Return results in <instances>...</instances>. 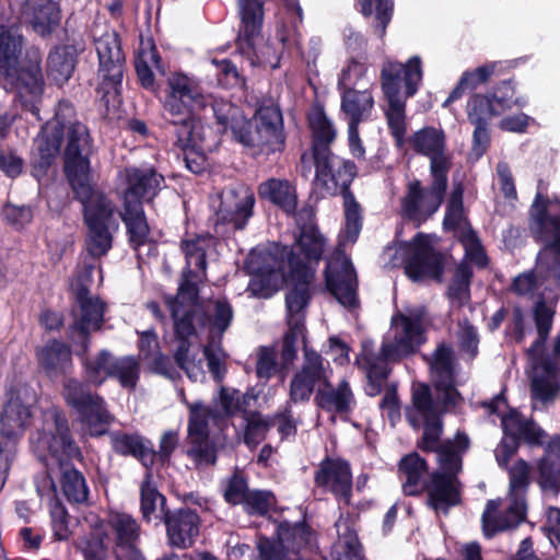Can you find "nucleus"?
<instances>
[{"label": "nucleus", "instance_id": "f257e3e1", "mask_svg": "<svg viewBox=\"0 0 560 560\" xmlns=\"http://www.w3.org/2000/svg\"><path fill=\"white\" fill-rule=\"evenodd\" d=\"M432 381L438 399L443 405L434 402L430 388L424 384H415L412 387V407L407 417L413 427H423L421 447L425 451L436 450L439 468L432 475L428 485L429 505L438 513H447L451 506L460 501L459 482L456 475L462 469L460 453L469 446L465 434H457L453 442L438 447L441 433V415L444 408L456 406L460 395L455 388V366L451 348L439 347L430 361Z\"/></svg>", "mask_w": 560, "mask_h": 560}, {"label": "nucleus", "instance_id": "f03ea898", "mask_svg": "<svg viewBox=\"0 0 560 560\" xmlns=\"http://www.w3.org/2000/svg\"><path fill=\"white\" fill-rule=\"evenodd\" d=\"M209 104L198 80L182 72L166 79L163 108L174 125H178V141L184 150L187 168L199 174L207 167L205 130L197 114Z\"/></svg>", "mask_w": 560, "mask_h": 560}, {"label": "nucleus", "instance_id": "7ed1b4c3", "mask_svg": "<svg viewBox=\"0 0 560 560\" xmlns=\"http://www.w3.org/2000/svg\"><path fill=\"white\" fill-rule=\"evenodd\" d=\"M298 250L305 261L291 257L287 247L272 246L271 248H256L247 258V268L252 273L247 291L254 298L268 299L276 293L287 280V270L299 268L303 272L306 268L315 271L325 249V238L317 228L310 225L302 229L296 242Z\"/></svg>", "mask_w": 560, "mask_h": 560}, {"label": "nucleus", "instance_id": "20e7f679", "mask_svg": "<svg viewBox=\"0 0 560 560\" xmlns=\"http://www.w3.org/2000/svg\"><path fill=\"white\" fill-rule=\"evenodd\" d=\"M425 324L427 314L422 306L406 307L392 317L390 328L377 354L364 346L358 363L366 373L368 395L375 396L381 392L389 372L388 362L415 353L424 342Z\"/></svg>", "mask_w": 560, "mask_h": 560}, {"label": "nucleus", "instance_id": "39448f33", "mask_svg": "<svg viewBox=\"0 0 560 560\" xmlns=\"http://www.w3.org/2000/svg\"><path fill=\"white\" fill-rule=\"evenodd\" d=\"M34 451L47 466L50 478L59 477L66 498L72 503L88 500L89 489L83 476L69 462L80 457L79 447L69 436L67 419L57 409L44 413L42 430L31 439Z\"/></svg>", "mask_w": 560, "mask_h": 560}, {"label": "nucleus", "instance_id": "423d86ee", "mask_svg": "<svg viewBox=\"0 0 560 560\" xmlns=\"http://www.w3.org/2000/svg\"><path fill=\"white\" fill-rule=\"evenodd\" d=\"M89 132L85 126H77L70 133L67 149L66 173L83 206L85 225H119L115 218L114 202L100 189L91 186Z\"/></svg>", "mask_w": 560, "mask_h": 560}, {"label": "nucleus", "instance_id": "0eeeda50", "mask_svg": "<svg viewBox=\"0 0 560 560\" xmlns=\"http://www.w3.org/2000/svg\"><path fill=\"white\" fill-rule=\"evenodd\" d=\"M313 132V154L316 166V186L323 195L332 196L340 188L350 185L357 175L353 162L331 154L328 145L336 137V130L319 107H314L308 115Z\"/></svg>", "mask_w": 560, "mask_h": 560}, {"label": "nucleus", "instance_id": "6e6552de", "mask_svg": "<svg viewBox=\"0 0 560 560\" xmlns=\"http://www.w3.org/2000/svg\"><path fill=\"white\" fill-rule=\"evenodd\" d=\"M553 313V308L541 301L536 304L534 310L538 339L528 350V354L533 370L530 395L534 408L536 409L552 402L560 392L557 377L558 370L560 369V334L553 341L551 358H536L540 353L551 329Z\"/></svg>", "mask_w": 560, "mask_h": 560}, {"label": "nucleus", "instance_id": "1a4fd4ad", "mask_svg": "<svg viewBox=\"0 0 560 560\" xmlns=\"http://www.w3.org/2000/svg\"><path fill=\"white\" fill-rule=\"evenodd\" d=\"M22 49V36L0 27V71L15 85L21 104L37 115L36 106L43 93V75L37 50L28 54V60L22 63L19 55Z\"/></svg>", "mask_w": 560, "mask_h": 560}, {"label": "nucleus", "instance_id": "9d476101", "mask_svg": "<svg viewBox=\"0 0 560 560\" xmlns=\"http://www.w3.org/2000/svg\"><path fill=\"white\" fill-rule=\"evenodd\" d=\"M421 80L422 67L418 56L411 57L406 65L388 60L382 67V89L388 102L387 124L398 147L405 143V100L417 92Z\"/></svg>", "mask_w": 560, "mask_h": 560}, {"label": "nucleus", "instance_id": "9b49d317", "mask_svg": "<svg viewBox=\"0 0 560 560\" xmlns=\"http://www.w3.org/2000/svg\"><path fill=\"white\" fill-rule=\"evenodd\" d=\"M212 238L198 236L183 241V250L186 257V278L179 285L176 298L166 299V304L174 319L176 334L187 338L196 334L194 319L197 317L196 299L197 288L194 279H198L206 269V249L211 245Z\"/></svg>", "mask_w": 560, "mask_h": 560}, {"label": "nucleus", "instance_id": "f8f14e48", "mask_svg": "<svg viewBox=\"0 0 560 560\" xmlns=\"http://www.w3.org/2000/svg\"><path fill=\"white\" fill-rule=\"evenodd\" d=\"M163 177L153 170L126 168L119 173L118 191L122 199L121 220L126 223L131 242L142 244L149 233L142 201L151 200L161 188Z\"/></svg>", "mask_w": 560, "mask_h": 560}, {"label": "nucleus", "instance_id": "ddd939ff", "mask_svg": "<svg viewBox=\"0 0 560 560\" xmlns=\"http://www.w3.org/2000/svg\"><path fill=\"white\" fill-rule=\"evenodd\" d=\"M238 9L241 16L240 49L247 56L250 65L277 68L280 46L284 45L287 37L279 31V43L275 46L260 36L264 21L261 0H238Z\"/></svg>", "mask_w": 560, "mask_h": 560}, {"label": "nucleus", "instance_id": "4468645a", "mask_svg": "<svg viewBox=\"0 0 560 560\" xmlns=\"http://www.w3.org/2000/svg\"><path fill=\"white\" fill-rule=\"evenodd\" d=\"M514 89L504 83L495 89L492 94H474L466 107L468 119L475 125L472 135L471 154L479 159L488 149L490 138L487 120L497 117L515 107H524L527 100L523 96L515 97Z\"/></svg>", "mask_w": 560, "mask_h": 560}, {"label": "nucleus", "instance_id": "2eb2a0df", "mask_svg": "<svg viewBox=\"0 0 560 560\" xmlns=\"http://www.w3.org/2000/svg\"><path fill=\"white\" fill-rule=\"evenodd\" d=\"M390 267H405L406 275L413 281L439 278L443 270L444 257L433 247V238L418 234L411 243H401L385 252Z\"/></svg>", "mask_w": 560, "mask_h": 560}, {"label": "nucleus", "instance_id": "dca6fc26", "mask_svg": "<svg viewBox=\"0 0 560 560\" xmlns=\"http://www.w3.org/2000/svg\"><path fill=\"white\" fill-rule=\"evenodd\" d=\"M529 467L520 459L510 469V489L505 515H497L500 501L490 500L482 514L485 535L490 537L498 532L505 530L520 524L525 518V491L528 485Z\"/></svg>", "mask_w": 560, "mask_h": 560}, {"label": "nucleus", "instance_id": "f3484780", "mask_svg": "<svg viewBox=\"0 0 560 560\" xmlns=\"http://www.w3.org/2000/svg\"><path fill=\"white\" fill-rule=\"evenodd\" d=\"M98 56V88L102 101L106 106H116L122 81L124 56L118 35L106 32L95 42Z\"/></svg>", "mask_w": 560, "mask_h": 560}, {"label": "nucleus", "instance_id": "a211bd4d", "mask_svg": "<svg viewBox=\"0 0 560 560\" xmlns=\"http://www.w3.org/2000/svg\"><path fill=\"white\" fill-rule=\"evenodd\" d=\"M532 217L537 238L544 244L535 272L553 277L560 288V215H547L545 203L538 196L532 207Z\"/></svg>", "mask_w": 560, "mask_h": 560}, {"label": "nucleus", "instance_id": "6ab92c4d", "mask_svg": "<svg viewBox=\"0 0 560 560\" xmlns=\"http://www.w3.org/2000/svg\"><path fill=\"white\" fill-rule=\"evenodd\" d=\"M101 536H105L114 542V551L118 560H142V556L137 548L140 525L131 515L110 511L105 522H101L93 527L92 538H84L83 540L105 544ZM104 546L106 547V545Z\"/></svg>", "mask_w": 560, "mask_h": 560}, {"label": "nucleus", "instance_id": "aec40b11", "mask_svg": "<svg viewBox=\"0 0 560 560\" xmlns=\"http://www.w3.org/2000/svg\"><path fill=\"white\" fill-rule=\"evenodd\" d=\"M62 395L67 404L79 413L86 433L101 435L106 432L109 416L98 396H93L83 384L73 378L65 380Z\"/></svg>", "mask_w": 560, "mask_h": 560}, {"label": "nucleus", "instance_id": "412c9836", "mask_svg": "<svg viewBox=\"0 0 560 560\" xmlns=\"http://www.w3.org/2000/svg\"><path fill=\"white\" fill-rule=\"evenodd\" d=\"M35 402L36 393L32 387L18 385L11 388L0 416L1 434L13 441L21 438L31 423Z\"/></svg>", "mask_w": 560, "mask_h": 560}, {"label": "nucleus", "instance_id": "4be33fe9", "mask_svg": "<svg viewBox=\"0 0 560 560\" xmlns=\"http://www.w3.org/2000/svg\"><path fill=\"white\" fill-rule=\"evenodd\" d=\"M315 540L314 534L304 524H280L278 541L260 538L258 549L261 560H294L291 556L311 547Z\"/></svg>", "mask_w": 560, "mask_h": 560}, {"label": "nucleus", "instance_id": "5701e85b", "mask_svg": "<svg viewBox=\"0 0 560 560\" xmlns=\"http://www.w3.org/2000/svg\"><path fill=\"white\" fill-rule=\"evenodd\" d=\"M73 107L68 103H60L58 105L55 117L49 120L42 129L40 133L35 140V150L40 160L42 166H47L59 154L61 145V133L67 132V147L70 141V133L77 126L82 124L72 120ZM67 161V151L65 152V162Z\"/></svg>", "mask_w": 560, "mask_h": 560}, {"label": "nucleus", "instance_id": "b1692460", "mask_svg": "<svg viewBox=\"0 0 560 560\" xmlns=\"http://www.w3.org/2000/svg\"><path fill=\"white\" fill-rule=\"evenodd\" d=\"M331 376L329 363L319 353L304 346L303 362L290 382V398L294 402L310 399L314 387L327 385Z\"/></svg>", "mask_w": 560, "mask_h": 560}, {"label": "nucleus", "instance_id": "393cba45", "mask_svg": "<svg viewBox=\"0 0 560 560\" xmlns=\"http://www.w3.org/2000/svg\"><path fill=\"white\" fill-rule=\"evenodd\" d=\"M253 128L255 136L245 142L255 153L270 154L284 148L282 115L276 106L260 107L253 116Z\"/></svg>", "mask_w": 560, "mask_h": 560}, {"label": "nucleus", "instance_id": "a878e982", "mask_svg": "<svg viewBox=\"0 0 560 560\" xmlns=\"http://www.w3.org/2000/svg\"><path fill=\"white\" fill-rule=\"evenodd\" d=\"M86 374L91 382L100 384L113 376L126 388H135L139 378L140 366L132 357L112 359L106 351L85 363Z\"/></svg>", "mask_w": 560, "mask_h": 560}, {"label": "nucleus", "instance_id": "bb28decb", "mask_svg": "<svg viewBox=\"0 0 560 560\" xmlns=\"http://www.w3.org/2000/svg\"><path fill=\"white\" fill-rule=\"evenodd\" d=\"M219 199L217 224H231L235 230L243 229L253 214V191L244 185L231 186L220 192Z\"/></svg>", "mask_w": 560, "mask_h": 560}, {"label": "nucleus", "instance_id": "cd10ccee", "mask_svg": "<svg viewBox=\"0 0 560 560\" xmlns=\"http://www.w3.org/2000/svg\"><path fill=\"white\" fill-rule=\"evenodd\" d=\"M190 410L188 435L192 447L189 454L200 465H210L215 462V452L209 443V424L218 422L219 415L212 412L200 402L188 405Z\"/></svg>", "mask_w": 560, "mask_h": 560}, {"label": "nucleus", "instance_id": "c85d7f7f", "mask_svg": "<svg viewBox=\"0 0 560 560\" xmlns=\"http://www.w3.org/2000/svg\"><path fill=\"white\" fill-rule=\"evenodd\" d=\"M92 269V266H85L70 283L81 310L74 326L82 335L100 329L104 315V303L98 298L90 295L88 290Z\"/></svg>", "mask_w": 560, "mask_h": 560}, {"label": "nucleus", "instance_id": "c756f323", "mask_svg": "<svg viewBox=\"0 0 560 560\" xmlns=\"http://www.w3.org/2000/svg\"><path fill=\"white\" fill-rule=\"evenodd\" d=\"M326 282L329 291L346 307L357 305V277L354 269L340 252H335L327 261Z\"/></svg>", "mask_w": 560, "mask_h": 560}, {"label": "nucleus", "instance_id": "7c9ffc66", "mask_svg": "<svg viewBox=\"0 0 560 560\" xmlns=\"http://www.w3.org/2000/svg\"><path fill=\"white\" fill-rule=\"evenodd\" d=\"M430 190H422L418 182L410 183L402 200V211L411 220L421 222L434 213L441 205L447 184V176L432 175Z\"/></svg>", "mask_w": 560, "mask_h": 560}, {"label": "nucleus", "instance_id": "2f4dec72", "mask_svg": "<svg viewBox=\"0 0 560 560\" xmlns=\"http://www.w3.org/2000/svg\"><path fill=\"white\" fill-rule=\"evenodd\" d=\"M445 229L459 230V240L465 249V257L479 266L486 264V256L476 234L467 225L463 209V189L456 187L451 196L444 219Z\"/></svg>", "mask_w": 560, "mask_h": 560}, {"label": "nucleus", "instance_id": "473e14b6", "mask_svg": "<svg viewBox=\"0 0 560 560\" xmlns=\"http://www.w3.org/2000/svg\"><path fill=\"white\" fill-rule=\"evenodd\" d=\"M412 148L431 161V175L447 176L451 158L445 152V136L440 129L427 127L413 133Z\"/></svg>", "mask_w": 560, "mask_h": 560}, {"label": "nucleus", "instance_id": "72a5a7b5", "mask_svg": "<svg viewBox=\"0 0 560 560\" xmlns=\"http://www.w3.org/2000/svg\"><path fill=\"white\" fill-rule=\"evenodd\" d=\"M315 482L332 492L339 500L349 503L352 490L350 466L342 459H325L315 474Z\"/></svg>", "mask_w": 560, "mask_h": 560}, {"label": "nucleus", "instance_id": "f704fd0d", "mask_svg": "<svg viewBox=\"0 0 560 560\" xmlns=\"http://www.w3.org/2000/svg\"><path fill=\"white\" fill-rule=\"evenodd\" d=\"M288 271L290 277L296 280L285 299L288 327L296 324L299 328H304V308L310 300L308 285L314 278V270L310 267L303 272H300L299 268Z\"/></svg>", "mask_w": 560, "mask_h": 560}, {"label": "nucleus", "instance_id": "c9c22d12", "mask_svg": "<svg viewBox=\"0 0 560 560\" xmlns=\"http://www.w3.org/2000/svg\"><path fill=\"white\" fill-rule=\"evenodd\" d=\"M199 524L197 513L188 509L165 515L170 545L180 549L189 548L199 535Z\"/></svg>", "mask_w": 560, "mask_h": 560}, {"label": "nucleus", "instance_id": "e433bc0d", "mask_svg": "<svg viewBox=\"0 0 560 560\" xmlns=\"http://www.w3.org/2000/svg\"><path fill=\"white\" fill-rule=\"evenodd\" d=\"M21 15L40 36L50 34L60 21L59 8L52 0H25Z\"/></svg>", "mask_w": 560, "mask_h": 560}, {"label": "nucleus", "instance_id": "4c0bfd02", "mask_svg": "<svg viewBox=\"0 0 560 560\" xmlns=\"http://www.w3.org/2000/svg\"><path fill=\"white\" fill-rule=\"evenodd\" d=\"M213 112L223 131L230 128L233 138L242 145L249 148L245 139L253 138L256 133V128H253V118L247 120L237 107L229 103L214 104Z\"/></svg>", "mask_w": 560, "mask_h": 560}, {"label": "nucleus", "instance_id": "58836bf2", "mask_svg": "<svg viewBox=\"0 0 560 560\" xmlns=\"http://www.w3.org/2000/svg\"><path fill=\"white\" fill-rule=\"evenodd\" d=\"M315 401L327 412L347 415L354 406V396L348 382L341 381L337 387H331L329 383L319 387Z\"/></svg>", "mask_w": 560, "mask_h": 560}, {"label": "nucleus", "instance_id": "ea45409f", "mask_svg": "<svg viewBox=\"0 0 560 560\" xmlns=\"http://www.w3.org/2000/svg\"><path fill=\"white\" fill-rule=\"evenodd\" d=\"M335 526L338 538L331 547L329 560H363L361 546L351 521L340 517Z\"/></svg>", "mask_w": 560, "mask_h": 560}, {"label": "nucleus", "instance_id": "a19ab883", "mask_svg": "<svg viewBox=\"0 0 560 560\" xmlns=\"http://www.w3.org/2000/svg\"><path fill=\"white\" fill-rule=\"evenodd\" d=\"M261 198L277 205L287 213H293L298 205L295 187L287 179L270 178L259 185Z\"/></svg>", "mask_w": 560, "mask_h": 560}, {"label": "nucleus", "instance_id": "79ce46f5", "mask_svg": "<svg viewBox=\"0 0 560 560\" xmlns=\"http://www.w3.org/2000/svg\"><path fill=\"white\" fill-rule=\"evenodd\" d=\"M78 50L72 45L55 47L47 58V74L57 84L67 82L75 68Z\"/></svg>", "mask_w": 560, "mask_h": 560}, {"label": "nucleus", "instance_id": "37998d69", "mask_svg": "<svg viewBox=\"0 0 560 560\" xmlns=\"http://www.w3.org/2000/svg\"><path fill=\"white\" fill-rule=\"evenodd\" d=\"M373 106V96L366 89L342 91L341 110L349 119V124L359 125L368 119Z\"/></svg>", "mask_w": 560, "mask_h": 560}, {"label": "nucleus", "instance_id": "c03bdc74", "mask_svg": "<svg viewBox=\"0 0 560 560\" xmlns=\"http://www.w3.org/2000/svg\"><path fill=\"white\" fill-rule=\"evenodd\" d=\"M555 459H560V435L550 440L547 445L546 456L539 463L538 483L544 492L556 495L559 491L560 470Z\"/></svg>", "mask_w": 560, "mask_h": 560}, {"label": "nucleus", "instance_id": "a18cd8bd", "mask_svg": "<svg viewBox=\"0 0 560 560\" xmlns=\"http://www.w3.org/2000/svg\"><path fill=\"white\" fill-rule=\"evenodd\" d=\"M40 368L49 375L65 373L71 363L70 349L62 342L50 341L36 352Z\"/></svg>", "mask_w": 560, "mask_h": 560}, {"label": "nucleus", "instance_id": "49530a36", "mask_svg": "<svg viewBox=\"0 0 560 560\" xmlns=\"http://www.w3.org/2000/svg\"><path fill=\"white\" fill-rule=\"evenodd\" d=\"M428 470V465L417 453L406 455L399 462V476L402 480V491L408 495H415L423 489L422 478Z\"/></svg>", "mask_w": 560, "mask_h": 560}, {"label": "nucleus", "instance_id": "de8ad7c7", "mask_svg": "<svg viewBox=\"0 0 560 560\" xmlns=\"http://www.w3.org/2000/svg\"><path fill=\"white\" fill-rule=\"evenodd\" d=\"M199 319L202 327L208 330L209 339L221 340L233 319L232 306L224 300H217L207 306L206 318Z\"/></svg>", "mask_w": 560, "mask_h": 560}, {"label": "nucleus", "instance_id": "09e8293b", "mask_svg": "<svg viewBox=\"0 0 560 560\" xmlns=\"http://www.w3.org/2000/svg\"><path fill=\"white\" fill-rule=\"evenodd\" d=\"M502 427L506 438L524 440L528 444H541L544 432L534 422L527 421L516 411L502 417Z\"/></svg>", "mask_w": 560, "mask_h": 560}, {"label": "nucleus", "instance_id": "8fccbe9b", "mask_svg": "<svg viewBox=\"0 0 560 560\" xmlns=\"http://www.w3.org/2000/svg\"><path fill=\"white\" fill-rule=\"evenodd\" d=\"M141 495V513L147 522L156 518H165L164 505L165 498L162 495L155 483L153 482L152 475L148 472L140 488Z\"/></svg>", "mask_w": 560, "mask_h": 560}, {"label": "nucleus", "instance_id": "3c124183", "mask_svg": "<svg viewBox=\"0 0 560 560\" xmlns=\"http://www.w3.org/2000/svg\"><path fill=\"white\" fill-rule=\"evenodd\" d=\"M160 68L159 56L151 38H141L136 56V70L141 84L144 88L153 85L154 77L152 68Z\"/></svg>", "mask_w": 560, "mask_h": 560}, {"label": "nucleus", "instance_id": "603ef678", "mask_svg": "<svg viewBox=\"0 0 560 560\" xmlns=\"http://www.w3.org/2000/svg\"><path fill=\"white\" fill-rule=\"evenodd\" d=\"M119 225H86L85 248L93 258H100L113 246V235Z\"/></svg>", "mask_w": 560, "mask_h": 560}, {"label": "nucleus", "instance_id": "864d4df0", "mask_svg": "<svg viewBox=\"0 0 560 560\" xmlns=\"http://www.w3.org/2000/svg\"><path fill=\"white\" fill-rule=\"evenodd\" d=\"M258 394L255 393L254 388L245 394H241L237 389L222 387L220 389L218 404L222 409V415L230 417L238 412H245L246 409L250 407V401L256 400Z\"/></svg>", "mask_w": 560, "mask_h": 560}, {"label": "nucleus", "instance_id": "5fc2aeb1", "mask_svg": "<svg viewBox=\"0 0 560 560\" xmlns=\"http://www.w3.org/2000/svg\"><path fill=\"white\" fill-rule=\"evenodd\" d=\"M342 192L343 207H345V230L342 237L350 243H353L361 231V209L354 197L348 191V186L340 188L336 194Z\"/></svg>", "mask_w": 560, "mask_h": 560}, {"label": "nucleus", "instance_id": "6e6d98bb", "mask_svg": "<svg viewBox=\"0 0 560 560\" xmlns=\"http://www.w3.org/2000/svg\"><path fill=\"white\" fill-rule=\"evenodd\" d=\"M112 443L116 452L139 457L144 466L151 464L155 456L154 452L135 435L116 434L113 436Z\"/></svg>", "mask_w": 560, "mask_h": 560}, {"label": "nucleus", "instance_id": "4d7b16f0", "mask_svg": "<svg viewBox=\"0 0 560 560\" xmlns=\"http://www.w3.org/2000/svg\"><path fill=\"white\" fill-rule=\"evenodd\" d=\"M369 83L365 66L351 61L341 70L338 85L341 91H349L357 90L355 88H365Z\"/></svg>", "mask_w": 560, "mask_h": 560}, {"label": "nucleus", "instance_id": "13d9d810", "mask_svg": "<svg viewBox=\"0 0 560 560\" xmlns=\"http://www.w3.org/2000/svg\"><path fill=\"white\" fill-rule=\"evenodd\" d=\"M471 273L472 271L466 262L460 264L456 269L453 282L450 285L448 295L459 305L464 304L469 299L468 287Z\"/></svg>", "mask_w": 560, "mask_h": 560}, {"label": "nucleus", "instance_id": "bf43d9fd", "mask_svg": "<svg viewBox=\"0 0 560 560\" xmlns=\"http://www.w3.org/2000/svg\"><path fill=\"white\" fill-rule=\"evenodd\" d=\"M175 359L190 380L196 382L203 378L205 372L201 360L196 361L194 358H190L189 347L185 341H182L178 346Z\"/></svg>", "mask_w": 560, "mask_h": 560}, {"label": "nucleus", "instance_id": "052dcab7", "mask_svg": "<svg viewBox=\"0 0 560 560\" xmlns=\"http://www.w3.org/2000/svg\"><path fill=\"white\" fill-rule=\"evenodd\" d=\"M270 423L259 413H250L246 417L245 443L254 447L266 436Z\"/></svg>", "mask_w": 560, "mask_h": 560}, {"label": "nucleus", "instance_id": "680f3d73", "mask_svg": "<svg viewBox=\"0 0 560 560\" xmlns=\"http://www.w3.org/2000/svg\"><path fill=\"white\" fill-rule=\"evenodd\" d=\"M205 357L208 361V368L215 380H221L224 374V353L220 347V340L209 339L208 345L203 349Z\"/></svg>", "mask_w": 560, "mask_h": 560}, {"label": "nucleus", "instance_id": "e2e57ef3", "mask_svg": "<svg viewBox=\"0 0 560 560\" xmlns=\"http://www.w3.org/2000/svg\"><path fill=\"white\" fill-rule=\"evenodd\" d=\"M541 285L542 281L537 278L535 272H524L514 279L512 290L518 295L545 296V293L540 291Z\"/></svg>", "mask_w": 560, "mask_h": 560}, {"label": "nucleus", "instance_id": "0e129e2a", "mask_svg": "<svg viewBox=\"0 0 560 560\" xmlns=\"http://www.w3.org/2000/svg\"><path fill=\"white\" fill-rule=\"evenodd\" d=\"M50 515H51V526H52V532H54L55 538L58 540L68 539L71 532L69 528L68 513H67L65 506L59 502H55L51 505Z\"/></svg>", "mask_w": 560, "mask_h": 560}, {"label": "nucleus", "instance_id": "69168bd1", "mask_svg": "<svg viewBox=\"0 0 560 560\" xmlns=\"http://www.w3.org/2000/svg\"><path fill=\"white\" fill-rule=\"evenodd\" d=\"M275 503L267 491H248L243 504L248 513L265 514Z\"/></svg>", "mask_w": 560, "mask_h": 560}, {"label": "nucleus", "instance_id": "338daca9", "mask_svg": "<svg viewBox=\"0 0 560 560\" xmlns=\"http://www.w3.org/2000/svg\"><path fill=\"white\" fill-rule=\"evenodd\" d=\"M247 493L248 490L245 479L240 474L233 475L224 490L225 500L232 504H243Z\"/></svg>", "mask_w": 560, "mask_h": 560}, {"label": "nucleus", "instance_id": "774afa93", "mask_svg": "<svg viewBox=\"0 0 560 560\" xmlns=\"http://www.w3.org/2000/svg\"><path fill=\"white\" fill-rule=\"evenodd\" d=\"M276 352L271 348H261L258 352L256 373L258 377L269 380L277 371Z\"/></svg>", "mask_w": 560, "mask_h": 560}]
</instances>
